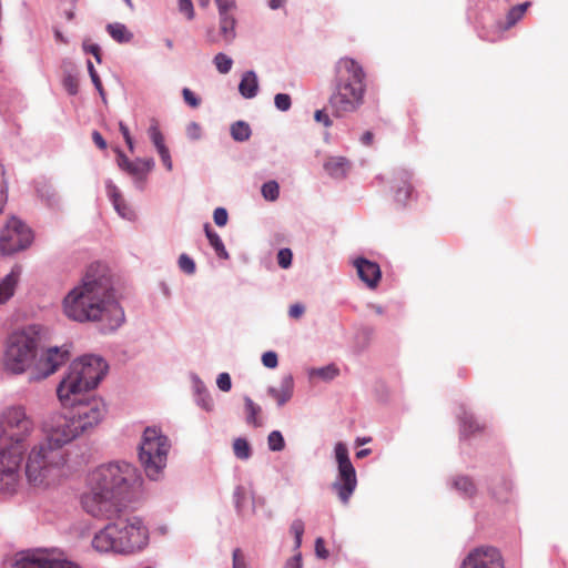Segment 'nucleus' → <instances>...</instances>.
<instances>
[{"instance_id":"obj_45","label":"nucleus","mask_w":568,"mask_h":568,"mask_svg":"<svg viewBox=\"0 0 568 568\" xmlns=\"http://www.w3.org/2000/svg\"><path fill=\"white\" fill-rule=\"evenodd\" d=\"M339 373V369L335 365H328L326 367L317 369L316 374L324 379H333Z\"/></svg>"},{"instance_id":"obj_38","label":"nucleus","mask_w":568,"mask_h":568,"mask_svg":"<svg viewBox=\"0 0 568 568\" xmlns=\"http://www.w3.org/2000/svg\"><path fill=\"white\" fill-rule=\"evenodd\" d=\"M7 200H8V182H7V176H6V169L0 163V214L3 211Z\"/></svg>"},{"instance_id":"obj_58","label":"nucleus","mask_w":568,"mask_h":568,"mask_svg":"<svg viewBox=\"0 0 568 568\" xmlns=\"http://www.w3.org/2000/svg\"><path fill=\"white\" fill-rule=\"evenodd\" d=\"M305 312V307L304 305L300 304V303H296V304H293L290 306V310H288V315L292 317V318H300Z\"/></svg>"},{"instance_id":"obj_46","label":"nucleus","mask_w":568,"mask_h":568,"mask_svg":"<svg viewBox=\"0 0 568 568\" xmlns=\"http://www.w3.org/2000/svg\"><path fill=\"white\" fill-rule=\"evenodd\" d=\"M262 363L267 368H275L278 364L277 354L275 352H265L262 355Z\"/></svg>"},{"instance_id":"obj_21","label":"nucleus","mask_w":568,"mask_h":568,"mask_svg":"<svg viewBox=\"0 0 568 568\" xmlns=\"http://www.w3.org/2000/svg\"><path fill=\"white\" fill-rule=\"evenodd\" d=\"M293 378L292 376H285L278 388L270 387L268 394L277 402L280 406L288 402L293 394Z\"/></svg>"},{"instance_id":"obj_63","label":"nucleus","mask_w":568,"mask_h":568,"mask_svg":"<svg viewBox=\"0 0 568 568\" xmlns=\"http://www.w3.org/2000/svg\"><path fill=\"white\" fill-rule=\"evenodd\" d=\"M92 140H93V142L97 144V146L99 149H101V150L106 149L105 140L103 139V136L98 131H93Z\"/></svg>"},{"instance_id":"obj_49","label":"nucleus","mask_w":568,"mask_h":568,"mask_svg":"<svg viewBox=\"0 0 568 568\" xmlns=\"http://www.w3.org/2000/svg\"><path fill=\"white\" fill-rule=\"evenodd\" d=\"M213 219L217 226L226 225L227 220H229L227 211L223 207L215 209V211L213 213Z\"/></svg>"},{"instance_id":"obj_1","label":"nucleus","mask_w":568,"mask_h":568,"mask_svg":"<svg viewBox=\"0 0 568 568\" xmlns=\"http://www.w3.org/2000/svg\"><path fill=\"white\" fill-rule=\"evenodd\" d=\"M138 479L135 467L128 463H109L97 467L88 477L89 490L81 499L83 509L95 518H113L123 506L124 494Z\"/></svg>"},{"instance_id":"obj_22","label":"nucleus","mask_w":568,"mask_h":568,"mask_svg":"<svg viewBox=\"0 0 568 568\" xmlns=\"http://www.w3.org/2000/svg\"><path fill=\"white\" fill-rule=\"evenodd\" d=\"M220 14V33L226 43L235 38V19L233 11H219Z\"/></svg>"},{"instance_id":"obj_5","label":"nucleus","mask_w":568,"mask_h":568,"mask_svg":"<svg viewBox=\"0 0 568 568\" xmlns=\"http://www.w3.org/2000/svg\"><path fill=\"white\" fill-rule=\"evenodd\" d=\"M108 369L105 362L94 355H85L72 362L57 387V396L63 406L80 400V396L95 388Z\"/></svg>"},{"instance_id":"obj_35","label":"nucleus","mask_w":568,"mask_h":568,"mask_svg":"<svg viewBox=\"0 0 568 568\" xmlns=\"http://www.w3.org/2000/svg\"><path fill=\"white\" fill-rule=\"evenodd\" d=\"M234 455L239 459H248L251 457V446L244 438H236L233 443Z\"/></svg>"},{"instance_id":"obj_48","label":"nucleus","mask_w":568,"mask_h":568,"mask_svg":"<svg viewBox=\"0 0 568 568\" xmlns=\"http://www.w3.org/2000/svg\"><path fill=\"white\" fill-rule=\"evenodd\" d=\"M217 387L222 392H229L232 387L231 376L229 373H221L216 379Z\"/></svg>"},{"instance_id":"obj_15","label":"nucleus","mask_w":568,"mask_h":568,"mask_svg":"<svg viewBox=\"0 0 568 568\" xmlns=\"http://www.w3.org/2000/svg\"><path fill=\"white\" fill-rule=\"evenodd\" d=\"M70 354L65 348H48L37 361L31 381H41L55 373L60 366L69 361Z\"/></svg>"},{"instance_id":"obj_28","label":"nucleus","mask_w":568,"mask_h":568,"mask_svg":"<svg viewBox=\"0 0 568 568\" xmlns=\"http://www.w3.org/2000/svg\"><path fill=\"white\" fill-rule=\"evenodd\" d=\"M204 232H205V235H206L211 246L214 248L216 255L220 258L227 260L229 253H227L221 237L219 236V234L216 232H214L212 230V227L209 223H206L204 225Z\"/></svg>"},{"instance_id":"obj_4","label":"nucleus","mask_w":568,"mask_h":568,"mask_svg":"<svg viewBox=\"0 0 568 568\" xmlns=\"http://www.w3.org/2000/svg\"><path fill=\"white\" fill-rule=\"evenodd\" d=\"M366 93V73L354 59L344 57L335 64L333 91L328 99L329 110L335 118L359 110Z\"/></svg>"},{"instance_id":"obj_56","label":"nucleus","mask_w":568,"mask_h":568,"mask_svg":"<svg viewBox=\"0 0 568 568\" xmlns=\"http://www.w3.org/2000/svg\"><path fill=\"white\" fill-rule=\"evenodd\" d=\"M314 119L317 121V122H321L324 124V126L326 128H329L332 126L333 122L329 118V115L327 114V112L325 110H317L314 114Z\"/></svg>"},{"instance_id":"obj_10","label":"nucleus","mask_w":568,"mask_h":568,"mask_svg":"<svg viewBox=\"0 0 568 568\" xmlns=\"http://www.w3.org/2000/svg\"><path fill=\"white\" fill-rule=\"evenodd\" d=\"M41 428L44 443L58 450L82 436L69 410L52 413L42 422Z\"/></svg>"},{"instance_id":"obj_20","label":"nucleus","mask_w":568,"mask_h":568,"mask_svg":"<svg viewBox=\"0 0 568 568\" xmlns=\"http://www.w3.org/2000/svg\"><path fill=\"white\" fill-rule=\"evenodd\" d=\"M324 169L331 176L335 179H342L347 175L351 169V164L349 161L343 156H334L329 158L325 162Z\"/></svg>"},{"instance_id":"obj_31","label":"nucleus","mask_w":568,"mask_h":568,"mask_svg":"<svg viewBox=\"0 0 568 568\" xmlns=\"http://www.w3.org/2000/svg\"><path fill=\"white\" fill-rule=\"evenodd\" d=\"M454 487L466 497H473L477 488L473 479L468 476H457L453 483Z\"/></svg>"},{"instance_id":"obj_7","label":"nucleus","mask_w":568,"mask_h":568,"mask_svg":"<svg viewBox=\"0 0 568 568\" xmlns=\"http://www.w3.org/2000/svg\"><path fill=\"white\" fill-rule=\"evenodd\" d=\"M169 438L156 427H146L139 447V459L150 479L156 480L166 466Z\"/></svg>"},{"instance_id":"obj_8","label":"nucleus","mask_w":568,"mask_h":568,"mask_svg":"<svg viewBox=\"0 0 568 568\" xmlns=\"http://www.w3.org/2000/svg\"><path fill=\"white\" fill-rule=\"evenodd\" d=\"M34 428L33 419L21 405L8 406L0 413V438L7 443L6 447L23 453Z\"/></svg>"},{"instance_id":"obj_61","label":"nucleus","mask_w":568,"mask_h":568,"mask_svg":"<svg viewBox=\"0 0 568 568\" xmlns=\"http://www.w3.org/2000/svg\"><path fill=\"white\" fill-rule=\"evenodd\" d=\"M200 133H201V128L197 123L195 122H192L187 125V135L193 139V140H196L200 138Z\"/></svg>"},{"instance_id":"obj_37","label":"nucleus","mask_w":568,"mask_h":568,"mask_svg":"<svg viewBox=\"0 0 568 568\" xmlns=\"http://www.w3.org/2000/svg\"><path fill=\"white\" fill-rule=\"evenodd\" d=\"M214 64L220 73L225 74L229 73L232 69L233 61L230 57L224 53H217L214 57Z\"/></svg>"},{"instance_id":"obj_11","label":"nucleus","mask_w":568,"mask_h":568,"mask_svg":"<svg viewBox=\"0 0 568 568\" xmlns=\"http://www.w3.org/2000/svg\"><path fill=\"white\" fill-rule=\"evenodd\" d=\"M69 409L82 436L90 434L105 417L106 405L98 397L79 400Z\"/></svg>"},{"instance_id":"obj_29","label":"nucleus","mask_w":568,"mask_h":568,"mask_svg":"<svg viewBox=\"0 0 568 568\" xmlns=\"http://www.w3.org/2000/svg\"><path fill=\"white\" fill-rule=\"evenodd\" d=\"M409 178H410V174L407 171H402L399 174V179L403 182V185L397 186L396 191H395V200L398 203L405 204L413 192V186L410 185V183L408 181Z\"/></svg>"},{"instance_id":"obj_33","label":"nucleus","mask_w":568,"mask_h":568,"mask_svg":"<svg viewBox=\"0 0 568 568\" xmlns=\"http://www.w3.org/2000/svg\"><path fill=\"white\" fill-rule=\"evenodd\" d=\"M530 6V2H524L513 7L507 13V23L505 29H509L514 27L525 14L527 8Z\"/></svg>"},{"instance_id":"obj_36","label":"nucleus","mask_w":568,"mask_h":568,"mask_svg":"<svg viewBox=\"0 0 568 568\" xmlns=\"http://www.w3.org/2000/svg\"><path fill=\"white\" fill-rule=\"evenodd\" d=\"M267 444H268V448L272 452H281L285 447L284 437L281 434V432H278V430H273L270 433V435L267 437Z\"/></svg>"},{"instance_id":"obj_42","label":"nucleus","mask_w":568,"mask_h":568,"mask_svg":"<svg viewBox=\"0 0 568 568\" xmlns=\"http://www.w3.org/2000/svg\"><path fill=\"white\" fill-rule=\"evenodd\" d=\"M293 253L290 248H281L277 253V263L282 268H288L292 264Z\"/></svg>"},{"instance_id":"obj_2","label":"nucleus","mask_w":568,"mask_h":568,"mask_svg":"<svg viewBox=\"0 0 568 568\" xmlns=\"http://www.w3.org/2000/svg\"><path fill=\"white\" fill-rule=\"evenodd\" d=\"M63 315L73 322L102 321L109 313L123 315L114 298L111 278L100 267L90 266L61 303Z\"/></svg>"},{"instance_id":"obj_30","label":"nucleus","mask_w":568,"mask_h":568,"mask_svg":"<svg viewBox=\"0 0 568 568\" xmlns=\"http://www.w3.org/2000/svg\"><path fill=\"white\" fill-rule=\"evenodd\" d=\"M106 30L116 42L125 43L132 39V33L122 23H110L106 26Z\"/></svg>"},{"instance_id":"obj_26","label":"nucleus","mask_w":568,"mask_h":568,"mask_svg":"<svg viewBox=\"0 0 568 568\" xmlns=\"http://www.w3.org/2000/svg\"><path fill=\"white\" fill-rule=\"evenodd\" d=\"M511 489L513 485L510 480L504 477L495 478L490 486L491 495L499 501H507Z\"/></svg>"},{"instance_id":"obj_25","label":"nucleus","mask_w":568,"mask_h":568,"mask_svg":"<svg viewBox=\"0 0 568 568\" xmlns=\"http://www.w3.org/2000/svg\"><path fill=\"white\" fill-rule=\"evenodd\" d=\"M257 89L256 74L253 71L245 72L239 85L240 93L246 99H252L256 95Z\"/></svg>"},{"instance_id":"obj_57","label":"nucleus","mask_w":568,"mask_h":568,"mask_svg":"<svg viewBox=\"0 0 568 568\" xmlns=\"http://www.w3.org/2000/svg\"><path fill=\"white\" fill-rule=\"evenodd\" d=\"M233 568H246L244 555L239 548L233 551Z\"/></svg>"},{"instance_id":"obj_6","label":"nucleus","mask_w":568,"mask_h":568,"mask_svg":"<svg viewBox=\"0 0 568 568\" xmlns=\"http://www.w3.org/2000/svg\"><path fill=\"white\" fill-rule=\"evenodd\" d=\"M64 464L65 459L61 450L44 442L34 445L26 460L24 474L28 484L40 490L58 485L63 476Z\"/></svg>"},{"instance_id":"obj_34","label":"nucleus","mask_w":568,"mask_h":568,"mask_svg":"<svg viewBox=\"0 0 568 568\" xmlns=\"http://www.w3.org/2000/svg\"><path fill=\"white\" fill-rule=\"evenodd\" d=\"M245 409L246 422L255 427H260L262 423L257 416L261 413V407L256 405L250 397H245Z\"/></svg>"},{"instance_id":"obj_12","label":"nucleus","mask_w":568,"mask_h":568,"mask_svg":"<svg viewBox=\"0 0 568 568\" xmlns=\"http://www.w3.org/2000/svg\"><path fill=\"white\" fill-rule=\"evenodd\" d=\"M335 456L338 464V477L333 483V489L337 493L339 500L346 505L357 486L356 471L349 460L345 444L337 443L335 445Z\"/></svg>"},{"instance_id":"obj_59","label":"nucleus","mask_w":568,"mask_h":568,"mask_svg":"<svg viewBox=\"0 0 568 568\" xmlns=\"http://www.w3.org/2000/svg\"><path fill=\"white\" fill-rule=\"evenodd\" d=\"M219 11H234L235 0H215Z\"/></svg>"},{"instance_id":"obj_60","label":"nucleus","mask_w":568,"mask_h":568,"mask_svg":"<svg viewBox=\"0 0 568 568\" xmlns=\"http://www.w3.org/2000/svg\"><path fill=\"white\" fill-rule=\"evenodd\" d=\"M315 550L318 557L326 558L328 556V551L325 548L324 540L322 538H317L315 541Z\"/></svg>"},{"instance_id":"obj_24","label":"nucleus","mask_w":568,"mask_h":568,"mask_svg":"<svg viewBox=\"0 0 568 568\" xmlns=\"http://www.w3.org/2000/svg\"><path fill=\"white\" fill-rule=\"evenodd\" d=\"M106 190H108V195H109L110 200L112 201L113 206H114L115 211L119 213V215H121L124 219H131L132 212L125 204V202L122 197V194L120 193L118 187L115 185H113L112 183H109L106 185Z\"/></svg>"},{"instance_id":"obj_50","label":"nucleus","mask_w":568,"mask_h":568,"mask_svg":"<svg viewBox=\"0 0 568 568\" xmlns=\"http://www.w3.org/2000/svg\"><path fill=\"white\" fill-rule=\"evenodd\" d=\"M149 132L156 150H160L161 146H165L163 135L156 126H151Z\"/></svg>"},{"instance_id":"obj_14","label":"nucleus","mask_w":568,"mask_h":568,"mask_svg":"<svg viewBox=\"0 0 568 568\" xmlns=\"http://www.w3.org/2000/svg\"><path fill=\"white\" fill-rule=\"evenodd\" d=\"M31 230L17 217L8 220L0 234V252L6 255L27 248L32 242Z\"/></svg>"},{"instance_id":"obj_54","label":"nucleus","mask_w":568,"mask_h":568,"mask_svg":"<svg viewBox=\"0 0 568 568\" xmlns=\"http://www.w3.org/2000/svg\"><path fill=\"white\" fill-rule=\"evenodd\" d=\"M88 71L90 73V77H91V80L93 82V84L95 85V88L99 90V92L101 94H103V88H102V83H101V80L92 64L91 61H88Z\"/></svg>"},{"instance_id":"obj_39","label":"nucleus","mask_w":568,"mask_h":568,"mask_svg":"<svg viewBox=\"0 0 568 568\" xmlns=\"http://www.w3.org/2000/svg\"><path fill=\"white\" fill-rule=\"evenodd\" d=\"M280 194V187L277 182L270 181L263 184L262 186V195L267 201H275L277 200Z\"/></svg>"},{"instance_id":"obj_40","label":"nucleus","mask_w":568,"mask_h":568,"mask_svg":"<svg viewBox=\"0 0 568 568\" xmlns=\"http://www.w3.org/2000/svg\"><path fill=\"white\" fill-rule=\"evenodd\" d=\"M179 267L184 273L191 275L195 273V263L194 261L186 254H181L179 257Z\"/></svg>"},{"instance_id":"obj_3","label":"nucleus","mask_w":568,"mask_h":568,"mask_svg":"<svg viewBox=\"0 0 568 568\" xmlns=\"http://www.w3.org/2000/svg\"><path fill=\"white\" fill-rule=\"evenodd\" d=\"M110 523L98 531L91 545L98 552L130 555L144 549L149 542V531L141 518L126 513L124 506Z\"/></svg>"},{"instance_id":"obj_18","label":"nucleus","mask_w":568,"mask_h":568,"mask_svg":"<svg viewBox=\"0 0 568 568\" xmlns=\"http://www.w3.org/2000/svg\"><path fill=\"white\" fill-rule=\"evenodd\" d=\"M50 560L45 551L29 550L17 556L13 568H48Z\"/></svg>"},{"instance_id":"obj_43","label":"nucleus","mask_w":568,"mask_h":568,"mask_svg":"<svg viewBox=\"0 0 568 568\" xmlns=\"http://www.w3.org/2000/svg\"><path fill=\"white\" fill-rule=\"evenodd\" d=\"M291 532L295 537L296 547L301 546L302 536L304 534V523L302 519H295L291 525Z\"/></svg>"},{"instance_id":"obj_23","label":"nucleus","mask_w":568,"mask_h":568,"mask_svg":"<svg viewBox=\"0 0 568 568\" xmlns=\"http://www.w3.org/2000/svg\"><path fill=\"white\" fill-rule=\"evenodd\" d=\"M20 275L19 268H13L1 282H0V304L6 303L14 293L16 285Z\"/></svg>"},{"instance_id":"obj_9","label":"nucleus","mask_w":568,"mask_h":568,"mask_svg":"<svg viewBox=\"0 0 568 568\" xmlns=\"http://www.w3.org/2000/svg\"><path fill=\"white\" fill-rule=\"evenodd\" d=\"M38 337L33 333H12L6 344L3 367L11 374H22L31 367L37 357Z\"/></svg>"},{"instance_id":"obj_55","label":"nucleus","mask_w":568,"mask_h":568,"mask_svg":"<svg viewBox=\"0 0 568 568\" xmlns=\"http://www.w3.org/2000/svg\"><path fill=\"white\" fill-rule=\"evenodd\" d=\"M182 94L184 101L192 108H197L200 105V99L196 98L195 94L190 89L184 88Z\"/></svg>"},{"instance_id":"obj_16","label":"nucleus","mask_w":568,"mask_h":568,"mask_svg":"<svg viewBox=\"0 0 568 568\" xmlns=\"http://www.w3.org/2000/svg\"><path fill=\"white\" fill-rule=\"evenodd\" d=\"M460 568H505L500 551L493 546H479L464 558Z\"/></svg>"},{"instance_id":"obj_27","label":"nucleus","mask_w":568,"mask_h":568,"mask_svg":"<svg viewBox=\"0 0 568 568\" xmlns=\"http://www.w3.org/2000/svg\"><path fill=\"white\" fill-rule=\"evenodd\" d=\"M485 429V425L480 424L473 415L464 414L460 417V435L469 437Z\"/></svg>"},{"instance_id":"obj_52","label":"nucleus","mask_w":568,"mask_h":568,"mask_svg":"<svg viewBox=\"0 0 568 568\" xmlns=\"http://www.w3.org/2000/svg\"><path fill=\"white\" fill-rule=\"evenodd\" d=\"M48 568H80V566L67 559H51Z\"/></svg>"},{"instance_id":"obj_44","label":"nucleus","mask_w":568,"mask_h":568,"mask_svg":"<svg viewBox=\"0 0 568 568\" xmlns=\"http://www.w3.org/2000/svg\"><path fill=\"white\" fill-rule=\"evenodd\" d=\"M275 106L280 111H287L291 108V97L286 93H277L274 98Z\"/></svg>"},{"instance_id":"obj_53","label":"nucleus","mask_w":568,"mask_h":568,"mask_svg":"<svg viewBox=\"0 0 568 568\" xmlns=\"http://www.w3.org/2000/svg\"><path fill=\"white\" fill-rule=\"evenodd\" d=\"M158 153H159V155L161 158V161H162L163 165L169 171H171L172 168H173V164H172V160H171V155H170L169 149L166 146H161L160 150H158Z\"/></svg>"},{"instance_id":"obj_64","label":"nucleus","mask_w":568,"mask_h":568,"mask_svg":"<svg viewBox=\"0 0 568 568\" xmlns=\"http://www.w3.org/2000/svg\"><path fill=\"white\" fill-rule=\"evenodd\" d=\"M285 568H302L301 557L295 556V557L288 559L285 564Z\"/></svg>"},{"instance_id":"obj_19","label":"nucleus","mask_w":568,"mask_h":568,"mask_svg":"<svg viewBox=\"0 0 568 568\" xmlns=\"http://www.w3.org/2000/svg\"><path fill=\"white\" fill-rule=\"evenodd\" d=\"M118 165L125 172L134 176L146 174L153 168L152 159H136L130 161L129 158L121 151L118 153Z\"/></svg>"},{"instance_id":"obj_13","label":"nucleus","mask_w":568,"mask_h":568,"mask_svg":"<svg viewBox=\"0 0 568 568\" xmlns=\"http://www.w3.org/2000/svg\"><path fill=\"white\" fill-rule=\"evenodd\" d=\"M22 450L4 447L0 452V494L12 495L21 481Z\"/></svg>"},{"instance_id":"obj_47","label":"nucleus","mask_w":568,"mask_h":568,"mask_svg":"<svg viewBox=\"0 0 568 568\" xmlns=\"http://www.w3.org/2000/svg\"><path fill=\"white\" fill-rule=\"evenodd\" d=\"M179 10L184 13L189 20L194 18V8L191 0H179Z\"/></svg>"},{"instance_id":"obj_17","label":"nucleus","mask_w":568,"mask_h":568,"mask_svg":"<svg viewBox=\"0 0 568 568\" xmlns=\"http://www.w3.org/2000/svg\"><path fill=\"white\" fill-rule=\"evenodd\" d=\"M354 266L358 277L367 285L368 288H376L381 277V267L376 262L358 257L354 261Z\"/></svg>"},{"instance_id":"obj_62","label":"nucleus","mask_w":568,"mask_h":568,"mask_svg":"<svg viewBox=\"0 0 568 568\" xmlns=\"http://www.w3.org/2000/svg\"><path fill=\"white\" fill-rule=\"evenodd\" d=\"M85 51L91 53L98 62H101V51L98 44H89L84 47Z\"/></svg>"},{"instance_id":"obj_51","label":"nucleus","mask_w":568,"mask_h":568,"mask_svg":"<svg viewBox=\"0 0 568 568\" xmlns=\"http://www.w3.org/2000/svg\"><path fill=\"white\" fill-rule=\"evenodd\" d=\"M246 500V491L243 487H236L234 490V501L237 510L241 513L244 501Z\"/></svg>"},{"instance_id":"obj_32","label":"nucleus","mask_w":568,"mask_h":568,"mask_svg":"<svg viewBox=\"0 0 568 568\" xmlns=\"http://www.w3.org/2000/svg\"><path fill=\"white\" fill-rule=\"evenodd\" d=\"M231 135L235 141L244 142L251 136V128L244 121H237L231 125Z\"/></svg>"},{"instance_id":"obj_41","label":"nucleus","mask_w":568,"mask_h":568,"mask_svg":"<svg viewBox=\"0 0 568 568\" xmlns=\"http://www.w3.org/2000/svg\"><path fill=\"white\" fill-rule=\"evenodd\" d=\"M63 87L69 94L75 95L79 91V79L77 75L68 74L63 79Z\"/></svg>"}]
</instances>
